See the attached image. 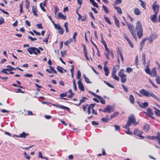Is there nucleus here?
<instances>
[{
    "mask_svg": "<svg viewBox=\"0 0 160 160\" xmlns=\"http://www.w3.org/2000/svg\"><path fill=\"white\" fill-rule=\"evenodd\" d=\"M147 111L148 112H145V113L147 116H150V115H153L154 114L153 111L151 110V109L150 108H148L147 109Z\"/></svg>",
    "mask_w": 160,
    "mask_h": 160,
    "instance_id": "obj_12",
    "label": "nucleus"
},
{
    "mask_svg": "<svg viewBox=\"0 0 160 160\" xmlns=\"http://www.w3.org/2000/svg\"><path fill=\"white\" fill-rule=\"evenodd\" d=\"M49 68H50V69H51V72H54L55 74L57 73V72L56 71V70L52 67L50 66Z\"/></svg>",
    "mask_w": 160,
    "mask_h": 160,
    "instance_id": "obj_47",
    "label": "nucleus"
},
{
    "mask_svg": "<svg viewBox=\"0 0 160 160\" xmlns=\"http://www.w3.org/2000/svg\"><path fill=\"white\" fill-rule=\"evenodd\" d=\"M38 157L39 158H44L42 156V152H39L38 153Z\"/></svg>",
    "mask_w": 160,
    "mask_h": 160,
    "instance_id": "obj_59",
    "label": "nucleus"
},
{
    "mask_svg": "<svg viewBox=\"0 0 160 160\" xmlns=\"http://www.w3.org/2000/svg\"><path fill=\"white\" fill-rule=\"evenodd\" d=\"M42 3H41L40 4V6L42 10L44 12L46 11L45 9L43 7L42 5Z\"/></svg>",
    "mask_w": 160,
    "mask_h": 160,
    "instance_id": "obj_62",
    "label": "nucleus"
},
{
    "mask_svg": "<svg viewBox=\"0 0 160 160\" xmlns=\"http://www.w3.org/2000/svg\"><path fill=\"white\" fill-rule=\"evenodd\" d=\"M129 100L132 104H134V103L135 99L133 96L131 94L129 96Z\"/></svg>",
    "mask_w": 160,
    "mask_h": 160,
    "instance_id": "obj_23",
    "label": "nucleus"
},
{
    "mask_svg": "<svg viewBox=\"0 0 160 160\" xmlns=\"http://www.w3.org/2000/svg\"><path fill=\"white\" fill-rule=\"evenodd\" d=\"M32 12L34 15L36 16L37 17L38 16V15L36 13V12H37V9L36 7L34 6H32Z\"/></svg>",
    "mask_w": 160,
    "mask_h": 160,
    "instance_id": "obj_21",
    "label": "nucleus"
},
{
    "mask_svg": "<svg viewBox=\"0 0 160 160\" xmlns=\"http://www.w3.org/2000/svg\"><path fill=\"white\" fill-rule=\"evenodd\" d=\"M127 25L128 29L130 31V32L134 31L133 30V27L131 24L127 22Z\"/></svg>",
    "mask_w": 160,
    "mask_h": 160,
    "instance_id": "obj_16",
    "label": "nucleus"
},
{
    "mask_svg": "<svg viewBox=\"0 0 160 160\" xmlns=\"http://www.w3.org/2000/svg\"><path fill=\"white\" fill-rule=\"evenodd\" d=\"M103 82L105 83L106 84H107L109 87L112 88H114V87H113V86L112 84H111L110 83H109L105 80H104L103 81Z\"/></svg>",
    "mask_w": 160,
    "mask_h": 160,
    "instance_id": "obj_37",
    "label": "nucleus"
},
{
    "mask_svg": "<svg viewBox=\"0 0 160 160\" xmlns=\"http://www.w3.org/2000/svg\"><path fill=\"white\" fill-rule=\"evenodd\" d=\"M107 118H101V120L103 122H108L109 120V119L108 118L109 117L108 116H107Z\"/></svg>",
    "mask_w": 160,
    "mask_h": 160,
    "instance_id": "obj_28",
    "label": "nucleus"
},
{
    "mask_svg": "<svg viewBox=\"0 0 160 160\" xmlns=\"http://www.w3.org/2000/svg\"><path fill=\"white\" fill-rule=\"evenodd\" d=\"M112 106L108 105L104 109V112L110 113L112 112H113V110H112V109L113 108Z\"/></svg>",
    "mask_w": 160,
    "mask_h": 160,
    "instance_id": "obj_6",
    "label": "nucleus"
},
{
    "mask_svg": "<svg viewBox=\"0 0 160 160\" xmlns=\"http://www.w3.org/2000/svg\"><path fill=\"white\" fill-rule=\"evenodd\" d=\"M8 70H9V69H8L7 68L3 69L1 71V72H2L7 75H8L9 74V73L6 71H9Z\"/></svg>",
    "mask_w": 160,
    "mask_h": 160,
    "instance_id": "obj_45",
    "label": "nucleus"
},
{
    "mask_svg": "<svg viewBox=\"0 0 160 160\" xmlns=\"http://www.w3.org/2000/svg\"><path fill=\"white\" fill-rule=\"evenodd\" d=\"M28 135V134L26 133L25 132H23L22 133L19 134V136L16 135L15 136L17 137L22 138H26V136Z\"/></svg>",
    "mask_w": 160,
    "mask_h": 160,
    "instance_id": "obj_13",
    "label": "nucleus"
},
{
    "mask_svg": "<svg viewBox=\"0 0 160 160\" xmlns=\"http://www.w3.org/2000/svg\"><path fill=\"white\" fill-rule=\"evenodd\" d=\"M139 105L142 108H145L148 106V104L147 102H145L143 103H142L141 102H138Z\"/></svg>",
    "mask_w": 160,
    "mask_h": 160,
    "instance_id": "obj_8",
    "label": "nucleus"
},
{
    "mask_svg": "<svg viewBox=\"0 0 160 160\" xmlns=\"http://www.w3.org/2000/svg\"><path fill=\"white\" fill-rule=\"evenodd\" d=\"M121 78V81L122 83H124L126 82V77H122Z\"/></svg>",
    "mask_w": 160,
    "mask_h": 160,
    "instance_id": "obj_55",
    "label": "nucleus"
},
{
    "mask_svg": "<svg viewBox=\"0 0 160 160\" xmlns=\"http://www.w3.org/2000/svg\"><path fill=\"white\" fill-rule=\"evenodd\" d=\"M154 108L156 110L154 111L155 114L158 117L160 116V111L157 109L156 108Z\"/></svg>",
    "mask_w": 160,
    "mask_h": 160,
    "instance_id": "obj_25",
    "label": "nucleus"
},
{
    "mask_svg": "<svg viewBox=\"0 0 160 160\" xmlns=\"http://www.w3.org/2000/svg\"><path fill=\"white\" fill-rule=\"evenodd\" d=\"M102 7L103 9L107 13H108L109 12V11L106 6L103 5Z\"/></svg>",
    "mask_w": 160,
    "mask_h": 160,
    "instance_id": "obj_32",
    "label": "nucleus"
},
{
    "mask_svg": "<svg viewBox=\"0 0 160 160\" xmlns=\"http://www.w3.org/2000/svg\"><path fill=\"white\" fill-rule=\"evenodd\" d=\"M145 72L148 74H149L150 73V70L149 68V66H147L145 70Z\"/></svg>",
    "mask_w": 160,
    "mask_h": 160,
    "instance_id": "obj_43",
    "label": "nucleus"
},
{
    "mask_svg": "<svg viewBox=\"0 0 160 160\" xmlns=\"http://www.w3.org/2000/svg\"><path fill=\"white\" fill-rule=\"evenodd\" d=\"M132 37L136 40H137V38L135 31L131 32Z\"/></svg>",
    "mask_w": 160,
    "mask_h": 160,
    "instance_id": "obj_41",
    "label": "nucleus"
},
{
    "mask_svg": "<svg viewBox=\"0 0 160 160\" xmlns=\"http://www.w3.org/2000/svg\"><path fill=\"white\" fill-rule=\"evenodd\" d=\"M116 131H119L120 129V127L118 125H114Z\"/></svg>",
    "mask_w": 160,
    "mask_h": 160,
    "instance_id": "obj_60",
    "label": "nucleus"
},
{
    "mask_svg": "<svg viewBox=\"0 0 160 160\" xmlns=\"http://www.w3.org/2000/svg\"><path fill=\"white\" fill-rule=\"evenodd\" d=\"M83 77L85 79V82L88 83H91V82L90 81L89 79L86 77L85 74H83Z\"/></svg>",
    "mask_w": 160,
    "mask_h": 160,
    "instance_id": "obj_24",
    "label": "nucleus"
},
{
    "mask_svg": "<svg viewBox=\"0 0 160 160\" xmlns=\"http://www.w3.org/2000/svg\"><path fill=\"white\" fill-rule=\"evenodd\" d=\"M149 81L150 83L152 85L153 87L156 88H158V87L154 83V82H152V80H151L150 79H149Z\"/></svg>",
    "mask_w": 160,
    "mask_h": 160,
    "instance_id": "obj_50",
    "label": "nucleus"
},
{
    "mask_svg": "<svg viewBox=\"0 0 160 160\" xmlns=\"http://www.w3.org/2000/svg\"><path fill=\"white\" fill-rule=\"evenodd\" d=\"M132 69L130 67H128L126 68V71L128 73H130L132 71Z\"/></svg>",
    "mask_w": 160,
    "mask_h": 160,
    "instance_id": "obj_42",
    "label": "nucleus"
},
{
    "mask_svg": "<svg viewBox=\"0 0 160 160\" xmlns=\"http://www.w3.org/2000/svg\"><path fill=\"white\" fill-rule=\"evenodd\" d=\"M40 50L43 51V48L41 47H39L38 48L34 47H30L27 49V51L29 54H34L36 55H37L38 53H41Z\"/></svg>",
    "mask_w": 160,
    "mask_h": 160,
    "instance_id": "obj_4",
    "label": "nucleus"
},
{
    "mask_svg": "<svg viewBox=\"0 0 160 160\" xmlns=\"http://www.w3.org/2000/svg\"><path fill=\"white\" fill-rule=\"evenodd\" d=\"M67 96V93L66 92H63V93L61 94L59 96L60 98H62L63 97H65Z\"/></svg>",
    "mask_w": 160,
    "mask_h": 160,
    "instance_id": "obj_53",
    "label": "nucleus"
},
{
    "mask_svg": "<svg viewBox=\"0 0 160 160\" xmlns=\"http://www.w3.org/2000/svg\"><path fill=\"white\" fill-rule=\"evenodd\" d=\"M28 38H29L32 41H34L36 40L37 38H33L31 36H28Z\"/></svg>",
    "mask_w": 160,
    "mask_h": 160,
    "instance_id": "obj_58",
    "label": "nucleus"
},
{
    "mask_svg": "<svg viewBox=\"0 0 160 160\" xmlns=\"http://www.w3.org/2000/svg\"><path fill=\"white\" fill-rule=\"evenodd\" d=\"M57 69L58 70L62 73H63V70H64L63 68L62 67L58 66L57 67Z\"/></svg>",
    "mask_w": 160,
    "mask_h": 160,
    "instance_id": "obj_34",
    "label": "nucleus"
},
{
    "mask_svg": "<svg viewBox=\"0 0 160 160\" xmlns=\"http://www.w3.org/2000/svg\"><path fill=\"white\" fill-rule=\"evenodd\" d=\"M88 99L87 98L83 97L80 100V102L78 104H76L75 105L78 106H79L81 105L82 103L84 102L85 100Z\"/></svg>",
    "mask_w": 160,
    "mask_h": 160,
    "instance_id": "obj_17",
    "label": "nucleus"
},
{
    "mask_svg": "<svg viewBox=\"0 0 160 160\" xmlns=\"http://www.w3.org/2000/svg\"><path fill=\"white\" fill-rule=\"evenodd\" d=\"M148 39V38H143L141 42L140 45L141 46H143L144 45L145 42Z\"/></svg>",
    "mask_w": 160,
    "mask_h": 160,
    "instance_id": "obj_33",
    "label": "nucleus"
},
{
    "mask_svg": "<svg viewBox=\"0 0 160 160\" xmlns=\"http://www.w3.org/2000/svg\"><path fill=\"white\" fill-rule=\"evenodd\" d=\"M124 70H123L122 69L119 72L118 75L120 78L126 77V75L124 73Z\"/></svg>",
    "mask_w": 160,
    "mask_h": 160,
    "instance_id": "obj_15",
    "label": "nucleus"
},
{
    "mask_svg": "<svg viewBox=\"0 0 160 160\" xmlns=\"http://www.w3.org/2000/svg\"><path fill=\"white\" fill-rule=\"evenodd\" d=\"M119 113L118 112H115L113 114H112L110 117L111 119H112L114 118H115L116 116H117Z\"/></svg>",
    "mask_w": 160,
    "mask_h": 160,
    "instance_id": "obj_26",
    "label": "nucleus"
},
{
    "mask_svg": "<svg viewBox=\"0 0 160 160\" xmlns=\"http://www.w3.org/2000/svg\"><path fill=\"white\" fill-rule=\"evenodd\" d=\"M122 87L125 90V91L126 92H128V89L127 87L124 86L123 84H122Z\"/></svg>",
    "mask_w": 160,
    "mask_h": 160,
    "instance_id": "obj_64",
    "label": "nucleus"
},
{
    "mask_svg": "<svg viewBox=\"0 0 160 160\" xmlns=\"http://www.w3.org/2000/svg\"><path fill=\"white\" fill-rule=\"evenodd\" d=\"M152 77H157V72L156 68H153L152 69L151 72L149 74Z\"/></svg>",
    "mask_w": 160,
    "mask_h": 160,
    "instance_id": "obj_9",
    "label": "nucleus"
},
{
    "mask_svg": "<svg viewBox=\"0 0 160 160\" xmlns=\"http://www.w3.org/2000/svg\"><path fill=\"white\" fill-rule=\"evenodd\" d=\"M98 99H99L101 103L102 104H105V99L101 97V96L98 95L97 97Z\"/></svg>",
    "mask_w": 160,
    "mask_h": 160,
    "instance_id": "obj_19",
    "label": "nucleus"
},
{
    "mask_svg": "<svg viewBox=\"0 0 160 160\" xmlns=\"http://www.w3.org/2000/svg\"><path fill=\"white\" fill-rule=\"evenodd\" d=\"M7 68H8V69H9V70H8L9 71H13V70H16L15 68L12 67L10 65H8L7 66Z\"/></svg>",
    "mask_w": 160,
    "mask_h": 160,
    "instance_id": "obj_40",
    "label": "nucleus"
},
{
    "mask_svg": "<svg viewBox=\"0 0 160 160\" xmlns=\"http://www.w3.org/2000/svg\"><path fill=\"white\" fill-rule=\"evenodd\" d=\"M77 78L79 80L80 79V78L81 76V73L80 71L78 70L77 73Z\"/></svg>",
    "mask_w": 160,
    "mask_h": 160,
    "instance_id": "obj_39",
    "label": "nucleus"
},
{
    "mask_svg": "<svg viewBox=\"0 0 160 160\" xmlns=\"http://www.w3.org/2000/svg\"><path fill=\"white\" fill-rule=\"evenodd\" d=\"M115 23L116 26L118 28L120 27L119 21L118 19L116 17H114Z\"/></svg>",
    "mask_w": 160,
    "mask_h": 160,
    "instance_id": "obj_22",
    "label": "nucleus"
},
{
    "mask_svg": "<svg viewBox=\"0 0 160 160\" xmlns=\"http://www.w3.org/2000/svg\"><path fill=\"white\" fill-rule=\"evenodd\" d=\"M114 8L117 10L118 13H119L120 14H122V12L120 8L116 6Z\"/></svg>",
    "mask_w": 160,
    "mask_h": 160,
    "instance_id": "obj_27",
    "label": "nucleus"
},
{
    "mask_svg": "<svg viewBox=\"0 0 160 160\" xmlns=\"http://www.w3.org/2000/svg\"><path fill=\"white\" fill-rule=\"evenodd\" d=\"M58 32L61 35H62L63 34V32H64V30L62 28H61L60 29H58Z\"/></svg>",
    "mask_w": 160,
    "mask_h": 160,
    "instance_id": "obj_51",
    "label": "nucleus"
},
{
    "mask_svg": "<svg viewBox=\"0 0 160 160\" xmlns=\"http://www.w3.org/2000/svg\"><path fill=\"white\" fill-rule=\"evenodd\" d=\"M140 4H141V6L143 8L145 9H146V4L145 2H144V1L142 2Z\"/></svg>",
    "mask_w": 160,
    "mask_h": 160,
    "instance_id": "obj_48",
    "label": "nucleus"
},
{
    "mask_svg": "<svg viewBox=\"0 0 160 160\" xmlns=\"http://www.w3.org/2000/svg\"><path fill=\"white\" fill-rule=\"evenodd\" d=\"M107 52H105V56L107 58L109 59V57L110 54H111L112 52H111L110 50L107 51Z\"/></svg>",
    "mask_w": 160,
    "mask_h": 160,
    "instance_id": "obj_31",
    "label": "nucleus"
},
{
    "mask_svg": "<svg viewBox=\"0 0 160 160\" xmlns=\"http://www.w3.org/2000/svg\"><path fill=\"white\" fill-rule=\"evenodd\" d=\"M142 60L143 61V64L144 65H145L146 64V60H145V56L144 54H142Z\"/></svg>",
    "mask_w": 160,
    "mask_h": 160,
    "instance_id": "obj_49",
    "label": "nucleus"
},
{
    "mask_svg": "<svg viewBox=\"0 0 160 160\" xmlns=\"http://www.w3.org/2000/svg\"><path fill=\"white\" fill-rule=\"evenodd\" d=\"M23 155L26 158L28 159H29L30 158V156H28L27 155L26 152H24L23 153Z\"/></svg>",
    "mask_w": 160,
    "mask_h": 160,
    "instance_id": "obj_57",
    "label": "nucleus"
},
{
    "mask_svg": "<svg viewBox=\"0 0 160 160\" xmlns=\"http://www.w3.org/2000/svg\"><path fill=\"white\" fill-rule=\"evenodd\" d=\"M140 93L142 95L147 97L150 96L152 97L157 101L160 102V99L155 94L152 92L149 93L148 91L144 89H142L140 91Z\"/></svg>",
    "mask_w": 160,
    "mask_h": 160,
    "instance_id": "obj_2",
    "label": "nucleus"
},
{
    "mask_svg": "<svg viewBox=\"0 0 160 160\" xmlns=\"http://www.w3.org/2000/svg\"><path fill=\"white\" fill-rule=\"evenodd\" d=\"M157 2L155 1L152 5V8L155 13L158 14L159 11V6L158 4H157Z\"/></svg>",
    "mask_w": 160,
    "mask_h": 160,
    "instance_id": "obj_5",
    "label": "nucleus"
},
{
    "mask_svg": "<svg viewBox=\"0 0 160 160\" xmlns=\"http://www.w3.org/2000/svg\"><path fill=\"white\" fill-rule=\"evenodd\" d=\"M127 129V130L126 131H125V132L127 134L130 135L132 134V132H131L129 130V127H128V128H126Z\"/></svg>",
    "mask_w": 160,
    "mask_h": 160,
    "instance_id": "obj_61",
    "label": "nucleus"
},
{
    "mask_svg": "<svg viewBox=\"0 0 160 160\" xmlns=\"http://www.w3.org/2000/svg\"><path fill=\"white\" fill-rule=\"evenodd\" d=\"M91 3L94 7H96L97 8H98V4L94 1Z\"/></svg>",
    "mask_w": 160,
    "mask_h": 160,
    "instance_id": "obj_54",
    "label": "nucleus"
},
{
    "mask_svg": "<svg viewBox=\"0 0 160 160\" xmlns=\"http://www.w3.org/2000/svg\"><path fill=\"white\" fill-rule=\"evenodd\" d=\"M141 12L140 11L139 9L138 8H135L134 10V13L136 15H139L140 14Z\"/></svg>",
    "mask_w": 160,
    "mask_h": 160,
    "instance_id": "obj_20",
    "label": "nucleus"
},
{
    "mask_svg": "<svg viewBox=\"0 0 160 160\" xmlns=\"http://www.w3.org/2000/svg\"><path fill=\"white\" fill-rule=\"evenodd\" d=\"M149 129V125L148 124H145L143 126V129L146 132H148Z\"/></svg>",
    "mask_w": 160,
    "mask_h": 160,
    "instance_id": "obj_29",
    "label": "nucleus"
},
{
    "mask_svg": "<svg viewBox=\"0 0 160 160\" xmlns=\"http://www.w3.org/2000/svg\"><path fill=\"white\" fill-rule=\"evenodd\" d=\"M157 35L155 33L152 34L149 36L150 38H152V39L154 40L157 38Z\"/></svg>",
    "mask_w": 160,
    "mask_h": 160,
    "instance_id": "obj_36",
    "label": "nucleus"
},
{
    "mask_svg": "<svg viewBox=\"0 0 160 160\" xmlns=\"http://www.w3.org/2000/svg\"><path fill=\"white\" fill-rule=\"evenodd\" d=\"M52 105H53L54 106H56V107L58 108H59L60 109H66L68 110H69V108L68 107H65L64 106H63L62 105H59V104H57L56 105L55 104H52Z\"/></svg>",
    "mask_w": 160,
    "mask_h": 160,
    "instance_id": "obj_10",
    "label": "nucleus"
},
{
    "mask_svg": "<svg viewBox=\"0 0 160 160\" xmlns=\"http://www.w3.org/2000/svg\"><path fill=\"white\" fill-rule=\"evenodd\" d=\"M135 29L139 39H140L143 36V29L141 22L138 21L136 23Z\"/></svg>",
    "mask_w": 160,
    "mask_h": 160,
    "instance_id": "obj_1",
    "label": "nucleus"
},
{
    "mask_svg": "<svg viewBox=\"0 0 160 160\" xmlns=\"http://www.w3.org/2000/svg\"><path fill=\"white\" fill-rule=\"evenodd\" d=\"M64 27L65 29L66 32H69V29L68 28V23L67 22H66L64 23Z\"/></svg>",
    "mask_w": 160,
    "mask_h": 160,
    "instance_id": "obj_30",
    "label": "nucleus"
},
{
    "mask_svg": "<svg viewBox=\"0 0 160 160\" xmlns=\"http://www.w3.org/2000/svg\"><path fill=\"white\" fill-rule=\"evenodd\" d=\"M58 18L60 19H63L65 20L66 19V16L65 15H63L62 13L59 12L58 15Z\"/></svg>",
    "mask_w": 160,
    "mask_h": 160,
    "instance_id": "obj_18",
    "label": "nucleus"
},
{
    "mask_svg": "<svg viewBox=\"0 0 160 160\" xmlns=\"http://www.w3.org/2000/svg\"><path fill=\"white\" fill-rule=\"evenodd\" d=\"M54 28L56 29H57L58 30L60 29V28H61L60 24L59 23L54 25Z\"/></svg>",
    "mask_w": 160,
    "mask_h": 160,
    "instance_id": "obj_46",
    "label": "nucleus"
},
{
    "mask_svg": "<svg viewBox=\"0 0 160 160\" xmlns=\"http://www.w3.org/2000/svg\"><path fill=\"white\" fill-rule=\"evenodd\" d=\"M112 77L114 79L117 81H119V78L115 74L112 75Z\"/></svg>",
    "mask_w": 160,
    "mask_h": 160,
    "instance_id": "obj_44",
    "label": "nucleus"
},
{
    "mask_svg": "<svg viewBox=\"0 0 160 160\" xmlns=\"http://www.w3.org/2000/svg\"><path fill=\"white\" fill-rule=\"evenodd\" d=\"M104 18L105 19V21L109 24L111 25V24L112 23L111 22L109 18L107 17H106L105 16H104Z\"/></svg>",
    "mask_w": 160,
    "mask_h": 160,
    "instance_id": "obj_35",
    "label": "nucleus"
},
{
    "mask_svg": "<svg viewBox=\"0 0 160 160\" xmlns=\"http://www.w3.org/2000/svg\"><path fill=\"white\" fill-rule=\"evenodd\" d=\"M19 6L20 8V13L23 12L22 8H23V4L22 2L19 4Z\"/></svg>",
    "mask_w": 160,
    "mask_h": 160,
    "instance_id": "obj_52",
    "label": "nucleus"
},
{
    "mask_svg": "<svg viewBox=\"0 0 160 160\" xmlns=\"http://www.w3.org/2000/svg\"><path fill=\"white\" fill-rule=\"evenodd\" d=\"M78 88L81 91H83L84 90V85L82 84V81L81 79L79 80L78 82Z\"/></svg>",
    "mask_w": 160,
    "mask_h": 160,
    "instance_id": "obj_7",
    "label": "nucleus"
},
{
    "mask_svg": "<svg viewBox=\"0 0 160 160\" xmlns=\"http://www.w3.org/2000/svg\"><path fill=\"white\" fill-rule=\"evenodd\" d=\"M73 89L75 91H76L77 90V88L75 80L74 79H73Z\"/></svg>",
    "mask_w": 160,
    "mask_h": 160,
    "instance_id": "obj_38",
    "label": "nucleus"
},
{
    "mask_svg": "<svg viewBox=\"0 0 160 160\" xmlns=\"http://www.w3.org/2000/svg\"><path fill=\"white\" fill-rule=\"evenodd\" d=\"M136 118L134 115L133 114H131L128 117V119L127 122V124L125 126H123V128H128L131 126V124L134 123V125L138 124V123L136 122Z\"/></svg>",
    "mask_w": 160,
    "mask_h": 160,
    "instance_id": "obj_3",
    "label": "nucleus"
},
{
    "mask_svg": "<svg viewBox=\"0 0 160 160\" xmlns=\"http://www.w3.org/2000/svg\"><path fill=\"white\" fill-rule=\"evenodd\" d=\"M156 81L157 82V83L158 84H160V77L159 76H158L156 78Z\"/></svg>",
    "mask_w": 160,
    "mask_h": 160,
    "instance_id": "obj_56",
    "label": "nucleus"
},
{
    "mask_svg": "<svg viewBox=\"0 0 160 160\" xmlns=\"http://www.w3.org/2000/svg\"><path fill=\"white\" fill-rule=\"evenodd\" d=\"M158 14L155 13L153 15H151L150 17V18L151 20L153 22H157V17Z\"/></svg>",
    "mask_w": 160,
    "mask_h": 160,
    "instance_id": "obj_11",
    "label": "nucleus"
},
{
    "mask_svg": "<svg viewBox=\"0 0 160 160\" xmlns=\"http://www.w3.org/2000/svg\"><path fill=\"white\" fill-rule=\"evenodd\" d=\"M36 26L39 29H42L43 27L41 24H38L36 25Z\"/></svg>",
    "mask_w": 160,
    "mask_h": 160,
    "instance_id": "obj_63",
    "label": "nucleus"
},
{
    "mask_svg": "<svg viewBox=\"0 0 160 160\" xmlns=\"http://www.w3.org/2000/svg\"><path fill=\"white\" fill-rule=\"evenodd\" d=\"M103 68L105 72V76H108L109 73V71L108 67L106 66H104Z\"/></svg>",
    "mask_w": 160,
    "mask_h": 160,
    "instance_id": "obj_14",
    "label": "nucleus"
}]
</instances>
